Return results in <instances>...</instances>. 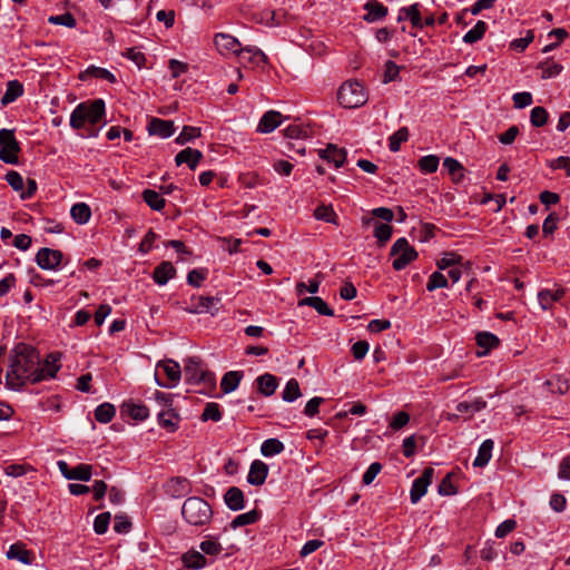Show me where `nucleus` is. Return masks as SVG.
Wrapping results in <instances>:
<instances>
[{"label": "nucleus", "instance_id": "nucleus-26", "mask_svg": "<svg viewBox=\"0 0 570 570\" xmlns=\"http://www.w3.org/2000/svg\"><path fill=\"white\" fill-rule=\"evenodd\" d=\"M181 561L188 569H202L207 564V560L203 553L196 550H190L183 554Z\"/></svg>", "mask_w": 570, "mask_h": 570}, {"label": "nucleus", "instance_id": "nucleus-3", "mask_svg": "<svg viewBox=\"0 0 570 570\" xmlns=\"http://www.w3.org/2000/svg\"><path fill=\"white\" fill-rule=\"evenodd\" d=\"M214 43L219 52L222 53H235L244 57V53H249V60L259 65L266 62L267 57L258 48H245L240 47V42L233 36L226 33H218L214 38Z\"/></svg>", "mask_w": 570, "mask_h": 570}, {"label": "nucleus", "instance_id": "nucleus-51", "mask_svg": "<svg viewBox=\"0 0 570 570\" xmlns=\"http://www.w3.org/2000/svg\"><path fill=\"white\" fill-rule=\"evenodd\" d=\"M222 419V412L218 403L209 402L206 404L203 414L202 420L203 421H214L218 422Z\"/></svg>", "mask_w": 570, "mask_h": 570}, {"label": "nucleus", "instance_id": "nucleus-27", "mask_svg": "<svg viewBox=\"0 0 570 570\" xmlns=\"http://www.w3.org/2000/svg\"><path fill=\"white\" fill-rule=\"evenodd\" d=\"M493 445L494 443L491 439H487L481 443L478 455L473 461L474 466L483 468L489 463L492 456Z\"/></svg>", "mask_w": 570, "mask_h": 570}, {"label": "nucleus", "instance_id": "nucleus-46", "mask_svg": "<svg viewBox=\"0 0 570 570\" xmlns=\"http://www.w3.org/2000/svg\"><path fill=\"white\" fill-rule=\"evenodd\" d=\"M219 302L218 298L215 297H199L197 301L196 312L198 313H210L212 315H215L217 312V303Z\"/></svg>", "mask_w": 570, "mask_h": 570}, {"label": "nucleus", "instance_id": "nucleus-29", "mask_svg": "<svg viewBox=\"0 0 570 570\" xmlns=\"http://www.w3.org/2000/svg\"><path fill=\"white\" fill-rule=\"evenodd\" d=\"M443 167L449 171L452 180L454 183H460L462 181L463 177H464V167L462 166V164L452 158V157H446L444 160H443Z\"/></svg>", "mask_w": 570, "mask_h": 570}, {"label": "nucleus", "instance_id": "nucleus-23", "mask_svg": "<svg viewBox=\"0 0 570 570\" xmlns=\"http://www.w3.org/2000/svg\"><path fill=\"white\" fill-rule=\"evenodd\" d=\"M224 501L230 510H242L244 508V493L239 488L232 487L226 491Z\"/></svg>", "mask_w": 570, "mask_h": 570}, {"label": "nucleus", "instance_id": "nucleus-12", "mask_svg": "<svg viewBox=\"0 0 570 570\" xmlns=\"http://www.w3.org/2000/svg\"><path fill=\"white\" fill-rule=\"evenodd\" d=\"M85 104V120L90 125L98 124L105 116V102L102 99H95Z\"/></svg>", "mask_w": 570, "mask_h": 570}, {"label": "nucleus", "instance_id": "nucleus-39", "mask_svg": "<svg viewBox=\"0 0 570 570\" xmlns=\"http://www.w3.org/2000/svg\"><path fill=\"white\" fill-rule=\"evenodd\" d=\"M116 414V407L111 403H102L95 410V419L99 423H109Z\"/></svg>", "mask_w": 570, "mask_h": 570}, {"label": "nucleus", "instance_id": "nucleus-42", "mask_svg": "<svg viewBox=\"0 0 570 570\" xmlns=\"http://www.w3.org/2000/svg\"><path fill=\"white\" fill-rule=\"evenodd\" d=\"M409 139V129L401 127L389 138V148L391 151L396 153L400 150L401 145Z\"/></svg>", "mask_w": 570, "mask_h": 570}, {"label": "nucleus", "instance_id": "nucleus-37", "mask_svg": "<svg viewBox=\"0 0 570 570\" xmlns=\"http://www.w3.org/2000/svg\"><path fill=\"white\" fill-rule=\"evenodd\" d=\"M179 417L178 415L173 411H161L158 414V423L161 428L168 430L169 432H174L178 426Z\"/></svg>", "mask_w": 570, "mask_h": 570}, {"label": "nucleus", "instance_id": "nucleus-14", "mask_svg": "<svg viewBox=\"0 0 570 570\" xmlns=\"http://www.w3.org/2000/svg\"><path fill=\"white\" fill-rule=\"evenodd\" d=\"M147 130L149 135L158 136L160 138L170 137L174 131V122L171 120H164L160 118H151L148 124Z\"/></svg>", "mask_w": 570, "mask_h": 570}, {"label": "nucleus", "instance_id": "nucleus-49", "mask_svg": "<svg viewBox=\"0 0 570 570\" xmlns=\"http://www.w3.org/2000/svg\"><path fill=\"white\" fill-rule=\"evenodd\" d=\"M314 217L318 220L336 224V214L331 206L320 205L314 210Z\"/></svg>", "mask_w": 570, "mask_h": 570}, {"label": "nucleus", "instance_id": "nucleus-62", "mask_svg": "<svg viewBox=\"0 0 570 570\" xmlns=\"http://www.w3.org/2000/svg\"><path fill=\"white\" fill-rule=\"evenodd\" d=\"M131 529V522L128 517L119 514L115 517L114 530L117 533H128Z\"/></svg>", "mask_w": 570, "mask_h": 570}, {"label": "nucleus", "instance_id": "nucleus-50", "mask_svg": "<svg viewBox=\"0 0 570 570\" xmlns=\"http://www.w3.org/2000/svg\"><path fill=\"white\" fill-rule=\"evenodd\" d=\"M462 257L455 253H445L442 258L436 262V266L440 271L453 268L461 264Z\"/></svg>", "mask_w": 570, "mask_h": 570}, {"label": "nucleus", "instance_id": "nucleus-33", "mask_svg": "<svg viewBox=\"0 0 570 570\" xmlns=\"http://www.w3.org/2000/svg\"><path fill=\"white\" fill-rule=\"evenodd\" d=\"M539 69H541V78L542 79H550L559 76L561 71L563 70V67L561 63L553 61L552 59H547L543 62H540L538 66Z\"/></svg>", "mask_w": 570, "mask_h": 570}, {"label": "nucleus", "instance_id": "nucleus-59", "mask_svg": "<svg viewBox=\"0 0 570 570\" xmlns=\"http://www.w3.org/2000/svg\"><path fill=\"white\" fill-rule=\"evenodd\" d=\"M129 415L137 420L142 421L148 417L149 411L148 407L141 404H128L127 405Z\"/></svg>", "mask_w": 570, "mask_h": 570}, {"label": "nucleus", "instance_id": "nucleus-34", "mask_svg": "<svg viewBox=\"0 0 570 570\" xmlns=\"http://www.w3.org/2000/svg\"><path fill=\"white\" fill-rule=\"evenodd\" d=\"M7 558L17 559L23 564H29L31 562L30 551L26 550L21 543L11 544L7 551Z\"/></svg>", "mask_w": 570, "mask_h": 570}, {"label": "nucleus", "instance_id": "nucleus-13", "mask_svg": "<svg viewBox=\"0 0 570 570\" xmlns=\"http://www.w3.org/2000/svg\"><path fill=\"white\" fill-rule=\"evenodd\" d=\"M267 475L268 465L261 460H255L252 462L249 466L247 482L252 485H263L266 481Z\"/></svg>", "mask_w": 570, "mask_h": 570}, {"label": "nucleus", "instance_id": "nucleus-7", "mask_svg": "<svg viewBox=\"0 0 570 570\" xmlns=\"http://www.w3.org/2000/svg\"><path fill=\"white\" fill-rule=\"evenodd\" d=\"M0 159L6 164H17L18 153L20 151L19 142L17 141L13 130H0Z\"/></svg>", "mask_w": 570, "mask_h": 570}, {"label": "nucleus", "instance_id": "nucleus-45", "mask_svg": "<svg viewBox=\"0 0 570 570\" xmlns=\"http://www.w3.org/2000/svg\"><path fill=\"white\" fill-rule=\"evenodd\" d=\"M259 519V513L256 510L238 514L230 523L233 529L255 523Z\"/></svg>", "mask_w": 570, "mask_h": 570}, {"label": "nucleus", "instance_id": "nucleus-48", "mask_svg": "<svg viewBox=\"0 0 570 570\" xmlns=\"http://www.w3.org/2000/svg\"><path fill=\"white\" fill-rule=\"evenodd\" d=\"M200 550L210 557H216L223 551L222 544L214 538H207L199 544Z\"/></svg>", "mask_w": 570, "mask_h": 570}, {"label": "nucleus", "instance_id": "nucleus-57", "mask_svg": "<svg viewBox=\"0 0 570 570\" xmlns=\"http://www.w3.org/2000/svg\"><path fill=\"white\" fill-rule=\"evenodd\" d=\"M110 518L111 515L109 512L100 513L95 518L94 530L97 534H104L107 532Z\"/></svg>", "mask_w": 570, "mask_h": 570}, {"label": "nucleus", "instance_id": "nucleus-30", "mask_svg": "<svg viewBox=\"0 0 570 570\" xmlns=\"http://www.w3.org/2000/svg\"><path fill=\"white\" fill-rule=\"evenodd\" d=\"M409 19L413 27L423 28V22L421 18V13L419 10V4L414 3L410 7L402 8L400 10L399 20Z\"/></svg>", "mask_w": 570, "mask_h": 570}, {"label": "nucleus", "instance_id": "nucleus-54", "mask_svg": "<svg viewBox=\"0 0 570 570\" xmlns=\"http://www.w3.org/2000/svg\"><path fill=\"white\" fill-rule=\"evenodd\" d=\"M200 136V129L197 127L185 126L180 134L176 137V142L178 145H185L188 141Z\"/></svg>", "mask_w": 570, "mask_h": 570}, {"label": "nucleus", "instance_id": "nucleus-1", "mask_svg": "<svg viewBox=\"0 0 570 570\" xmlns=\"http://www.w3.org/2000/svg\"><path fill=\"white\" fill-rule=\"evenodd\" d=\"M43 380L39 373V354L24 343H19L11 355L7 371V385L12 390H19L27 382L37 383Z\"/></svg>", "mask_w": 570, "mask_h": 570}, {"label": "nucleus", "instance_id": "nucleus-19", "mask_svg": "<svg viewBox=\"0 0 570 570\" xmlns=\"http://www.w3.org/2000/svg\"><path fill=\"white\" fill-rule=\"evenodd\" d=\"M282 124V115L278 111L269 110L263 115L258 122L257 130L264 134L274 131Z\"/></svg>", "mask_w": 570, "mask_h": 570}, {"label": "nucleus", "instance_id": "nucleus-63", "mask_svg": "<svg viewBox=\"0 0 570 570\" xmlns=\"http://www.w3.org/2000/svg\"><path fill=\"white\" fill-rule=\"evenodd\" d=\"M6 180L16 191L23 189V178L18 171L10 170L6 175Z\"/></svg>", "mask_w": 570, "mask_h": 570}, {"label": "nucleus", "instance_id": "nucleus-35", "mask_svg": "<svg viewBox=\"0 0 570 570\" xmlns=\"http://www.w3.org/2000/svg\"><path fill=\"white\" fill-rule=\"evenodd\" d=\"M58 361L59 356L51 354L47 357L42 366L39 365V373L43 375V380L52 379L56 376L57 372L60 368Z\"/></svg>", "mask_w": 570, "mask_h": 570}, {"label": "nucleus", "instance_id": "nucleus-44", "mask_svg": "<svg viewBox=\"0 0 570 570\" xmlns=\"http://www.w3.org/2000/svg\"><path fill=\"white\" fill-rule=\"evenodd\" d=\"M544 385L550 389L552 393L566 394L569 391V381L568 379L558 375L553 380H548L544 382Z\"/></svg>", "mask_w": 570, "mask_h": 570}, {"label": "nucleus", "instance_id": "nucleus-22", "mask_svg": "<svg viewBox=\"0 0 570 570\" xmlns=\"http://www.w3.org/2000/svg\"><path fill=\"white\" fill-rule=\"evenodd\" d=\"M298 305L313 307L321 315H334V311L327 305V303L322 297L318 296L305 297L298 302Z\"/></svg>", "mask_w": 570, "mask_h": 570}, {"label": "nucleus", "instance_id": "nucleus-2", "mask_svg": "<svg viewBox=\"0 0 570 570\" xmlns=\"http://www.w3.org/2000/svg\"><path fill=\"white\" fill-rule=\"evenodd\" d=\"M181 515L188 524L203 527L212 520L213 510L209 503L204 499L190 497L183 503Z\"/></svg>", "mask_w": 570, "mask_h": 570}, {"label": "nucleus", "instance_id": "nucleus-21", "mask_svg": "<svg viewBox=\"0 0 570 570\" xmlns=\"http://www.w3.org/2000/svg\"><path fill=\"white\" fill-rule=\"evenodd\" d=\"M256 383L258 392L264 396H272L278 386L277 377L269 373L258 376Z\"/></svg>", "mask_w": 570, "mask_h": 570}, {"label": "nucleus", "instance_id": "nucleus-40", "mask_svg": "<svg viewBox=\"0 0 570 570\" xmlns=\"http://www.w3.org/2000/svg\"><path fill=\"white\" fill-rule=\"evenodd\" d=\"M284 451V444L278 439L271 438L263 442L261 453L264 456H273Z\"/></svg>", "mask_w": 570, "mask_h": 570}, {"label": "nucleus", "instance_id": "nucleus-16", "mask_svg": "<svg viewBox=\"0 0 570 570\" xmlns=\"http://www.w3.org/2000/svg\"><path fill=\"white\" fill-rule=\"evenodd\" d=\"M165 490L173 498H181L190 492V483L184 476L173 478L166 483Z\"/></svg>", "mask_w": 570, "mask_h": 570}, {"label": "nucleus", "instance_id": "nucleus-10", "mask_svg": "<svg viewBox=\"0 0 570 570\" xmlns=\"http://www.w3.org/2000/svg\"><path fill=\"white\" fill-rule=\"evenodd\" d=\"M58 466L61 474L67 480H79L86 482L89 481L92 475V466L89 464L81 463L70 469L67 462L59 461Z\"/></svg>", "mask_w": 570, "mask_h": 570}, {"label": "nucleus", "instance_id": "nucleus-55", "mask_svg": "<svg viewBox=\"0 0 570 570\" xmlns=\"http://www.w3.org/2000/svg\"><path fill=\"white\" fill-rule=\"evenodd\" d=\"M485 407H487V402L483 401L482 399H476L473 402H460L456 405V411L460 413H465V412L474 413V412H479Z\"/></svg>", "mask_w": 570, "mask_h": 570}, {"label": "nucleus", "instance_id": "nucleus-8", "mask_svg": "<svg viewBox=\"0 0 570 570\" xmlns=\"http://www.w3.org/2000/svg\"><path fill=\"white\" fill-rule=\"evenodd\" d=\"M157 368H163L166 376L169 380V383H164L159 380L157 374H155V382L160 387L170 389L177 385L181 377V368L180 365L174 360H165L159 361L156 365Z\"/></svg>", "mask_w": 570, "mask_h": 570}, {"label": "nucleus", "instance_id": "nucleus-25", "mask_svg": "<svg viewBox=\"0 0 570 570\" xmlns=\"http://www.w3.org/2000/svg\"><path fill=\"white\" fill-rule=\"evenodd\" d=\"M564 295L563 288H557V289H542L538 293V301L540 306L543 309H548L552 306L554 302H558L561 299Z\"/></svg>", "mask_w": 570, "mask_h": 570}, {"label": "nucleus", "instance_id": "nucleus-17", "mask_svg": "<svg viewBox=\"0 0 570 570\" xmlns=\"http://www.w3.org/2000/svg\"><path fill=\"white\" fill-rule=\"evenodd\" d=\"M202 158L203 154L200 150L187 147L176 155L175 163L177 166L186 164L191 170H194L196 169Z\"/></svg>", "mask_w": 570, "mask_h": 570}, {"label": "nucleus", "instance_id": "nucleus-6", "mask_svg": "<svg viewBox=\"0 0 570 570\" xmlns=\"http://www.w3.org/2000/svg\"><path fill=\"white\" fill-rule=\"evenodd\" d=\"M184 376L187 383L198 384L204 383L206 385H215V376L212 372L203 370L200 367L199 358L190 357L186 361L184 366Z\"/></svg>", "mask_w": 570, "mask_h": 570}, {"label": "nucleus", "instance_id": "nucleus-41", "mask_svg": "<svg viewBox=\"0 0 570 570\" xmlns=\"http://www.w3.org/2000/svg\"><path fill=\"white\" fill-rule=\"evenodd\" d=\"M393 228L385 223L374 222V237L377 239L380 246L387 243L392 236Z\"/></svg>", "mask_w": 570, "mask_h": 570}, {"label": "nucleus", "instance_id": "nucleus-5", "mask_svg": "<svg viewBox=\"0 0 570 570\" xmlns=\"http://www.w3.org/2000/svg\"><path fill=\"white\" fill-rule=\"evenodd\" d=\"M390 255L395 257L392 263V266L395 271L404 269L419 256L415 248L411 246L407 239L404 237H401L394 242L391 247Z\"/></svg>", "mask_w": 570, "mask_h": 570}, {"label": "nucleus", "instance_id": "nucleus-58", "mask_svg": "<svg viewBox=\"0 0 570 570\" xmlns=\"http://www.w3.org/2000/svg\"><path fill=\"white\" fill-rule=\"evenodd\" d=\"M48 22L51 24L65 26L68 28H73L76 26V19L69 12L58 14V16H51L48 19Z\"/></svg>", "mask_w": 570, "mask_h": 570}, {"label": "nucleus", "instance_id": "nucleus-43", "mask_svg": "<svg viewBox=\"0 0 570 570\" xmlns=\"http://www.w3.org/2000/svg\"><path fill=\"white\" fill-rule=\"evenodd\" d=\"M301 395H302V393H301V389H299V384H298L297 380L291 379L285 385V389L282 393V399L285 402H294Z\"/></svg>", "mask_w": 570, "mask_h": 570}, {"label": "nucleus", "instance_id": "nucleus-64", "mask_svg": "<svg viewBox=\"0 0 570 570\" xmlns=\"http://www.w3.org/2000/svg\"><path fill=\"white\" fill-rule=\"evenodd\" d=\"M552 169H562L567 176H570V157L560 156L550 163Z\"/></svg>", "mask_w": 570, "mask_h": 570}, {"label": "nucleus", "instance_id": "nucleus-52", "mask_svg": "<svg viewBox=\"0 0 570 570\" xmlns=\"http://www.w3.org/2000/svg\"><path fill=\"white\" fill-rule=\"evenodd\" d=\"M446 286H448V278L440 271H436L430 275L428 284H426V289L429 292H433L438 288H443Z\"/></svg>", "mask_w": 570, "mask_h": 570}, {"label": "nucleus", "instance_id": "nucleus-18", "mask_svg": "<svg viewBox=\"0 0 570 570\" xmlns=\"http://www.w3.org/2000/svg\"><path fill=\"white\" fill-rule=\"evenodd\" d=\"M176 275V268L170 262H161L153 272L154 282L164 286L168 283L169 279L174 278Z\"/></svg>", "mask_w": 570, "mask_h": 570}, {"label": "nucleus", "instance_id": "nucleus-56", "mask_svg": "<svg viewBox=\"0 0 570 570\" xmlns=\"http://www.w3.org/2000/svg\"><path fill=\"white\" fill-rule=\"evenodd\" d=\"M530 121L534 127H542L548 121V111L543 107H534L530 114Z\"/></svg>", "mask_w": 570, "mask_h": 570}, {"label": "nucleus", "instance_id": "nucleus-47", "mask_svg": "<svg viewBox=\"0 0 570 570\" xmlns=\"http://www.w3.org/2000/svg\"><path fill=\"white\" fill-rule=\"evenodd\" d=\"M439 157L435 155H428L419 160V168L424 174H432L438 170Z\"/></svg>", "mask_w": 570, "mask_h": 570}, {"label": "nucleus", "instance_id": "nucleus-61", "mask_svg": "<svg viewBox=\"0 0 570 570\" xmlns=\"http://www.w3.org/2000/svg\"><path fill=\"white\" fill-rule=\"evenodd\" d=\"M515 108H525L532 104V95L528 91L517 92L512 97Z\"/></svg>", "mask_w": 570, "mask_h": 570}, {"label": "nucleus", "instance_id": "nucleus-15", "mask_svg": "<svg viewBox=\"0 0 570 570\" xmlns=\"http://www.w3.org/2000/svg\"><path fill=\"white\" fill-rule=\"evenodd\" d=\"M318 156L328 163H333L336 168H340L346 159V150L328 144L326 148L318 149Z\"/></svg>", "mask_w": 570, "mask_h": 570}, {"label": "nucleus", "instance_id": "nucleus-53", "mask_svg": "<svg viewBox=\"0 0 570 570\" xmlns=\"http://www.w3.org/2000/svg\"><path fill=\"white\" fill-rule=\"evenodd\" d=\"M85 104H79L73 111L70 115V126L73 129H82L85 127L86 120H85Z\"/></svg>", "mask_w": 570, "mask_h": 570}, {"label": "nucleus", "instance_id": "nucleus-60", "mask_svg": "<svg viewBox=\"0 0 570 570\" xmlns=\"http://www.w3.org/2000/svg\"><path fill=\"white\" fill-rule=\"evenodd\" d=\"M534 35L532 30L527 31V36L523 38L514 39L511 41L510 47L519 52H522L533 41Z\"/></svg>", "mask_w": 570, "mask_h": 570}, {"label": "nucleus", "instance_id": "nucleus-4", "mask_svg": "<svg viewBox=\"0 0 570 570\" xmlns=\"http://www.w3.org/2000/svg\"><path fill=\"white\" fill-rule=\"evenodd\" d=\"M337 99L344 108H358L367 101V95L358 81H346L340 87Z\"/></svg>", "mask_w": 570, "mask_h": 570}, {"label": "nucleus", "instance_id": "nucleus-11", "mask_svg": "<svg viewBox=\"0 0 570 570\" xmlns=\"http://www.w3.org/2000/svg\"><path fill=\"white\" fill-rule=\"evenodd\" d=\"M62 259V253L58 249L40 248L36 255V262L42 269L57 268Z\"/></svg>", "mask_w": 570, "mask_h": 570}, {"label": "nucleus", "instance_id": "nucleus-32", "mask_svg": "<svg viewBox=\"0 0 570 570\" xmlns=\"http://www.w3.org/2000/svg\"><path fill=\"white\" fill-rule=\"evenodd\" d=\"M243 377V373L239 371H229L224 374L220 381V389L224 393H230L237 389Z\"/></svg>", "mask_w": 570, "mask_h": 570}, {"label": "nucleus", "instance_id": "nucleus-24", "mask_svg": "<svg viewBox=\"0 0 570 570\" xmlns=\"http://www.w3.org/2000/svg\"><path fill=\"white\" fill-rule=\"evenodd\" d=\"M476 344L483 351L478 352V356H483L490 352V350L499 345V338L490 332H481L476 334Z\"/></svg>", "mask_w": 570, "mask_h": 570}, {"label": "nucleus", "instance_id": "nucleus-9", "mask_svg": "<svg viewBox=\"0 0 570 570\" xmlns=\"http://www.w3.org/2000/svg\"><path fill=\"white\" fill-rule=\"evenodd\" d=\"M434 470L425 468L422 474L413 481L410 499L413 504L417 503L426 493L429 485L432 483Z\"/></svg>", "mask_w": 570, "mask_h": 570}, {"label": "nucleus", "instance_id": "nucleus-28", "mask_svg": "<svg viewBox=\"0 0 570 570\" xmlns=\"http://www.w3.org/2000/svg\"><path fill=\"white\" fill-rule=\"evenodd\" d=\"M23 94V86L18 80H11L7 83V89L1 98V104L7 106L17 100Z\"/></svg>", "mask_w": 570, "mask_h": 570}, {"label": "nucleus", "instance_id": "nucleus-38", "mask_svg": "<svg viewBox=\"0 0 570 570\" xmlns=\"http://www.w3.org/2000/svg\"><path fill=\"white\" fill-rule=\"evenodd\" d=\"M487 29V23L479 20L475 26L463 36V41L470 45L478 42L484 37Z\"/></svg>", "mask_w": 570, "mask_h": 570}, {"label": "nucleus", "instance_id": "nucleus-36", "mask_svg": "<svg viewBox=\"0 0 570 570\" xmlns=\"http://www.w3.org/2000/svg\"><path fill=\"white\" fill-rule=\"evenodd\" d=\"M142 199L153 210L157 212H160L166 205L165 199L159 195V193L153 189H145L142 191Z\"/></svg>", "mask_w": 570, "mask_h": 570}, {"label": "nucleus", "instance_id": "nucleus-31", "mask_svg": "<svg viewBox=\"0 0 570 570\" xmlns=\"http://www.w3.org/2000/svg\"><path fill=\"white\" fill-rule=\"evenodd\" d=\"M71 218L79 225L89 222L91 217V209L86 203H77L70 209Z\"/></svg>", "mask_w": 570, "mask_h": 570}, {"label": "nucleus", "instance_id": "nucleus-20", "mask_svg": "<svg viewBox=\"0 0 570 570\" xmlns=\"http://www.w3.org/2000/svg\"><path fill=\"white\" fill-rule=\"evenodd\" d=\"M364 9L366 10L364 20L367 22L379 21L387 14V8L376 0L367 1Z\"/></svg>", "mask_w": 570, "mask_h": 570}]
</instances>
